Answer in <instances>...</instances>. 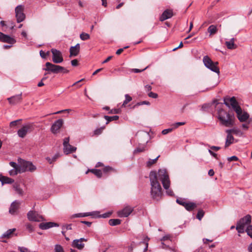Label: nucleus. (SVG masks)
Listing matches in <instances>:
<instances>
[{
    "label": "nucleus",
    "instance_id": "nucleus-1",
    "mask_svg": "<svg viewBox=\"0 0 252 252\" xmlns=\"http://www.w3.org/2000/svg\"><path fill=\"white\" fill-rule=\"evenodd\" d=\"M151 190L150 196L155 201H159L162 196L161 187L158 180V175L156 171H151L149 175Z\"/></svg>",
    "mask_w": 252,
    "mask_h": 252
},
{
    "label": "nucleus",
    "instance_id": "nucleus-2",
    "mask_svg": "<svg viewBox=\"0 0 252 252\" xmlns=\"http://www.w3.org/2000/svg\"><path fill=\"white\" fill-rule=\"evenodd\" d=\"M218 119L220 124L226 127H232L234 124V117L221 109L218 111Z\"/></svg>",
    "mask_w": 252,
    "mask_h": 252
},
{
    "label": "nucleus",
    "instance_id": "nucleus-3",
    "mask_svg": "<svg viewBox=\"0 0 252 252\" xmlns=\"http://www.w3.org/2000/svg\"><path fill=\"white\" fill-rule=\"evenodd\" d=\"M158 177L161 181L163 188L166 190L167 193L172 196L173 194V192L169 189L170 181L167 171L165 169H159L158 172Z\"/></svg>",
    "mask_w": 252,
    "mask_h": 252
},
{
    "label": "nucleus",
    "instance_id": "nucleus-4",
    "mask_svg": "<svg viewBox=\"0 0 252 252\" xmlns=\"http://www.w3.org/2000/svg\"><path fill=\"white\" fill-rule=\"evenodd\" d=\"M45 66L46 68H44L43 69L45 71H48L49 72H52L55 74H58L61 72L63 73H68L69 72V70L64 67L52 63L50 62H47L45 63Z\"/></svg>",
    "mask_w": 252,
    "mask_h": 252
},
{
    "label": "nucleus",
    "instance_id": "nucleus-5",
    "mask_svg": "<svg viewBox=\"0 0 252 252\" xmlns=\"http://www.w3.org/2000/svg\"><path fill=\"white\" fill-rule=\"evenodd\" d=\"M18 166L20 169V173L26 171L33 172L35 170V166L31 162L26 161L21 158L18 159Z\"/></svg>",
    "mask_w": 252,
    "mask_h": 252
},
{
    "label": "nucleus",
    "instance_id": "nucleus-6",
    "mask_svg": "<svg viewBox=\"0 0 252 252\" xmlns=\"http://www.w3.org/2000/svg\"><path fill=\"white\" fill-rule=\"evenodd\" d=\"M251 222V216L248 215L242 218L237 223L236 229L239 233H243L245 231L246 226Z\"/></svg>",
    "mask_w": 252,
    "mask_h": 252
},
{
    "label": "nucleus",
    "instance_id": "nucleus-7",
    "mask_svg": "<svg viewBox=\"0 0 252 252\" xmlns=\"http://www.w3.org/2000/svg\"><path fill=\"white\" fill-rule=\"evenodd\" d=\"M203 61L206 67L218 74L220 73V69L218 66V62H213L208 56L204 57Z\"/></svg>",
    "mask_w": 252,
    "mask_h": 252
},
{
    "label": "nucleus",
    "instance_id": "nucleus-8",
    "mask_svg": "<svg viewBox=\"0 0 252 252\" xmlns=\"http://www.w3.org/2000/svg\"><path fill=\"white\" fill-rule=\"evenodd\" d=\"M34 129L33 125L32 123H28L23 125V126L17 131V134L20 138H24L28 132H31Z\"/></svg>",
    "mask_w": 252,
    "mask_h": 252
},
{
    "label": "nucleus",
    "instance_id": "nucleus-9",
    "mask_svg": "<svg viewBox=\"0 0 252 252\" xmlns=\"http://www.w3.org/2000/svg\"><path fill=\"white\" fill-rule=\"evenodd\" d=\"M224 103L228 107H230L231 106L236 113L238 112L241 109V108L238 105V102L236 101L234 96L230 98H224Z\"/></svg>",
    "mask_w": 252,
    "mask_h": 252
},
{
    "label": "nucleus",
    "instance_id": "nucleus-10",
    "mask_svg": "<svg viewBox=\"0 0 252 252\" xmlns=\"http://www.w3.org/2000/svg\"><path fill=\"white\" fill-rule=\"evenodd\" d=\"M69 137H66L63 139V152L66 155L75 152L76 148L70 145L69 143Z\"/></svg>",
    "mask_w": 252,
    "mask_h": 252
},
{
    "label": "nucleus",
    "instance_id": "nucleus-11",
    "mask_svg": "<svg viewBox=\"0 0 252 252\" xmlns=\"http://www.w3.org/2000/svg\"><path fill=\"white\" fill-rule=\"evenodd\" d=\"M53 56L52 61L55 63H60L63 62V59L62 53L59 50L56 49H52L51 50Z\"/></svg>",
    "mask_w": 252,
    "mask_h": 252
},
{
    "label": "nucleus",
    "instance_id": "nucleus-12",
    "mask_svg": "<svg viewBox=\"0 0 252 252\" xmlns=\"http://www.w3.org/2000/svg\"><path fill=\"white\" fill-rule=\"evenodd\" d=\"M27 217L29 220L33 221H42L44 220L43 217L34 211H30L27 214Z\"/></svg>",
    "mask_w": 252,
    "mask_h": 252
},
{
    "label": "nucleus",
    "instance_id": "nucleus-13",
    "mask_svg": "<svg viewBox=\"0 0 252 252\" xmlns=\"http://www.w3.org/2000/svg\"><path fill=\"white\" fill-rule=\"evenodd\" d=\"M134 208L130 206H126L123 209L117 212V215L119 217H127L133 211Z\"/></svg>",
    "mask_w": 252,
    "mask_h": 252
},
{
    "label": "nucleus",
    "instance_id": "nucleus-14",
    "mask_svg": "<svg viewBox=\"0 0 252 252\" xmlns=\"http://www.w3.org/2000/svg\"><path fill=\"white\" fill-rule=\"evenodd\" d=\"M24 7L21 5L17 6L15 8L16 17L18 23H20L25 19V15L23 12Z\"/></svg>",
    "mask_w": 252,
    "mask_h": 252
},
{
    "label": "nucleus",
    "instance_id": "nucleus-15",
    "mask_svg": "<svg viewBox=\"0 0 252 252\" xmlns=\"http://www.w3.org/2000/svg\"><path fill=\"white\" fill-rule=\"evenodd\" d=\"M87 241L88 239L84 238H81L79 239H75L73 241L72 243V246L73 248L81 250L85 247V244H83V242Z\"/></svg>",
    "mask_w": 252,
    "mask_h": 252
},
{
    "label": "nucleus",
    "instance_id": "nucleus-16",
    "mask_svg": "<svg viewBox=\"0 0 252 252\" xmlns=\"http://www.w3.org/2000/svg\"><path fill=\"white\" fill-rule=\"evenodd\" d=\"M0 41L10 44H14L16 42L13 37L5 34L1 32H0Z\"/></svg>",
    "mask_w": 252,
    "mask_h": 252
},
{
    "label": "nucleus",
    "instance_id": "nucleus-17",
    "mask_svg": "<svg viewBox=\"0 0 252 252\" xmlns=\"http://www.w3.org/2000/svg\"><path fill=\"white\" fill-rule=\"evenodd\" d=\"M63 124V121L62 119H59L55 121L52 125L51 130L52 133L56 134L59 132V129L62 126Z\"/></svg>",
    "mask_w": 252,
    "mask_h": 252
},
{
    "label": "nucleus",
    "instance_id": "nucleus-18",
    "mask_svg": "<svg viewBox=\"0 0 252 252\" xmlns=\"http://www.w3.org/2000/svg\"><path fill=\"white\" fill-rule=\"evenodd\" d=\"M235 130L234 129H227L226 130V132L227 133V135L226 139L225 147L226 148L228 147L230 145L232 144L234 142V138L233 136L231 135V132H234Z\"/></svg>",
    "mask_w": 252,
    "mask_h": 252
},
{
    "label": "nucleus",
    "instance_id": "nucleus-19",
    "mask_svg": "<svg viewBox=\"0 0 252 252\" xmlns=\"http://www.w3.org/2000/svg\"><path fill=\"white\" fill-rule=\"evenodd\" d=\"M20 204L21 203L19 201L16 200L13 202L9 208V213L12 215L16 214L17 212L20 207Z\"/></svg>",
    "mask_w": 252,
    "mask_h": 252
},
{
    "label": "nucleus",
    "instance_id": "nucleus-20",
    "mask_svg": "<svg viewBox=\"0 0 252 252\" xmlns=\"http://www.w3.org/2000/svg\"><path fill=\"white\" fill-rule=\"evenodd\" d=\"M9 165L13 168L9 171V174L11 176H15L18 173H20V169L18 165L15 162L11 161L9 162Z\"/></svg>",
    "mask_w": 252,
    "mask_h": 252
},
{
    "label": "nucleus",
    "instance_id": "nucleus-21",
    "mask_svg": "<svg viewBox=\"0 0 252 252\" xmlns=\"http://www.w3.org/2000/svg\"><path fill=\"white\" fill-rule=\"evenodd\" d=\"M173 16V12L172 9H167L163 11L159 17L160 21H164L166 19L171 18Z\"/></svg>",
    "mask_w": 252,
    "mask_h": 252
},
{
    "label": "nucleus",
    "instance_id": "nucleus-22",
    "mask_svg": "<svg viewBox=\"0 0 252 252\" xmlns=\"http://www.w3.org/2000/svg\"><path fill=\"white\" fill-rule=\"evenodd\" d=\"M236 114L238 120L241 122H246L250 117L249 114L246 112H243L242 109L238 112H236Z\"/></svg>",
    "mask_w": 252,
    "mask_h": 252
},
{
    "label": "nucleus",
    "instance_id": "nucleus-23",
    "mask_svg": "<svg viewBox=\"0 0 252 252\" xmlns=\"http://www.w3.org/2000/svg\"><path fill=\"white\" fill-rule=\"evenodd\" d=\"M22 94L11 96L7 98L9 103L11 105H15L22 100Z\"/></svg>",
    "mask_w": 252,
    "mask_h": 252
},
{
    "label": "nucleus",
    "instance_id": "nucleus-24",
    "mask_svg": "<svg viewBox=\"0 0 252 252\" xmlns=\"http://www.w3.org/2000/svg\"><path fill=\"white\" fill-rule=\"evenodd\" d=\"M80 48V44L79 43L77 44L74 46H71L69 49V52H70L69 57H71L77 56L79 53Z\"/></svg>",
    "mask_w": 252,
    "mask_h": 252
},
{
    "label": "nucleus",
    "instance_id": "nucleus-25",
    "mask_svg": "<svg viewBox=\"0 0 252 252\" xmlns=\"http://www.w3.org/2000/svg\"><path fill=\"white\" fill-rule=\"evenodd\" d=\"M54 226H59V224L52 222H42L39 224V227L41 229H47Z\"/></svg>",
    "mask_w": 252,
    "mask_h": 252
},
{
    "label": "nucleus",
    "instance_id": "nucleus-26",
    "mask_svg": "<svg viewBox=\"0 0 252 252\" xmlns=\"http://www.w3.org/2000/svg\"><path fill=\"white\" fill-rule=\"evenodd\" d=\"M235 39L232 38L230 41H226L225 45L228 49L232 50L237 48V46L235 44Z\"/></svg>",
    "mask_w": 252,
    "mask_h": 252
},
{
    "label": "nucleus",
    "instance_id": "nucleus-27",
    "mask_svg": "<svg viewBox=\"0 0 252 252\" xmlns=\"http://www.w3.org/2000/svg\"><path fill=\"white\" fill-rule=\"evenodd\" d=\"M218 31V29L217 27L215 25H212L210 26L207 29V31L209 33L210 36H212L217 33Z\"/></svg>",
    "mask_w": 252,
    "mask_h": 252
},
{
    "label": "nucleus",
    "instance_id": "nucleus-28",
    "mask_svg": "<svg viewBox=\"0 0 252 252\" xmlns=\"http://www.w3.org/2000/svg\"><path fill=\"white\" fill-rule=\"evenodd\" d=\"M13 187L15 190V191L17 193L19 194L21 196L23 195L24 194V191L20 187V185L18 184L17 183H15L13 185Z\"/></svg>",
    "mask_w": 252,
    "mask_h": 252
},
{
    "label": "nucleus",
    "instance_id": "nucleus-29",
    "mask_svg": "<svg viewBox=\"0 0 252 252\" xmlns=\"http://www.w3.org/2000/svg\"><path fill=\"white\" fill-rule=\"evenodd\" d=\"M15 228L10 229L6 231L5 233H4L2 234L1 237L5 238H9L12 236L13 233H14V232L15 231Z\"/></svg>",
    "mask_w": 252,
    "mask_h": 252
},
{
    "label": "nucleus",
    "instance_id": "nucleus-30",
    "mask_svg": "<svg viewBox=\"0 0 252 252\" xmlns=\"http://www.w3.org/2000/svg\"><path fill=\"white\" fill-rule=\"evenodd\" d=\"M97 214V212H93V213H79L73 215V217H84L90 216H94L95 214Z\"/></svg>",
    "mask_w": 252,
    "mask_h": 252
},
{
    "label": "nucleus",
    "instance_id": "nucleus-31",
    "mask_svg": "<svg viewBox=\"0 0 252 252\" xmlns=\"http://www.w3.org/2000/svg\"><path fill=\"white\" fill-rule=\"evenodd\" d=\"M1 183L2 185L4 184H11L14 182V180L8 177L3 176L1 177Z\"/></svg>",
    "mask_w": 252,
    "mask_h": 252
},
{
    "label": "nucleus",
    "instance_id": "nucleus-32",
    "mask_svg": "<svg viewBox=\"0 0 252 252\" xmlns=\"http://www.w3.org/2000/svg\"><path fill=\"white\" fill-rule=\"evenodd\" d=\"M196 207L197 205L195 203L191 202L189 201L185 208L188 211H191L193 210L194 208H195Z\"/></svg>",
    "mask_w": 252,
    "mask_h": 252
},
{
    "label": "nucleus",
    "instance_id": "nucleus-33",
    "mask_svg": "<svg viewBox=\"0 0 252 252\" xmlns=\"http://www.w3.org/2000/svg\"><path fill=\"white\" fill-rule=\"evenodd\" d=\"M146 146L145 145H139V146L134 150L133 153L136 154L140 152H143L146 150Z\"/></svg>",
    "mask_w": 252,
    "mask_h": 252
},
{
    "label": "nucleus",
    "instance_id": "nucleus-34",
    "mask_svg": "<svg viewBox=\"0 0 252 252\" xmlns=\"http://www.w3.org/2000/svg\"><path fill=\"white\" fill-rule=\"evenodd\" d=\"M119 118V116L116 115L114 116H104L105 119L107 120L106 124H108L110 122L118 120Z\"/></svg>",
    "mask_w": 252,
    "mask_h": 252
},
{
    "label": "nucleus",
    "instance_id": "nucleus-35",
    "mask_svg": "<svg viewBox=\"0 0 252 252\" xmlns=\"http://www.w3.org/2000/svg\"><path fill=\"white\" fill-rule=\"evenodd\" d=\"M176 202L179 204L184 206L185 208H186V206H187V203H188L189 201L187 200L185 198H178L177 199Z\"/></svg>",
    "mask_w": 252,
    "mask_h": 252
},
{
    "label": "nucleus",
    "instance_id": "nucleus-36",
    "mask_svg": "<svg viewBox=\"0 0 252 252\" xmlns=\"http://www.w3.org/2000/svg\"><path fill=\"white\" fill-rule=\"evenodd\" d=\"M176 202L179 204L184 206L185 208H186V206H187V203H188L189 201L187 200L185 198H178L177 199Z\"/></svg>",
    "mask_w": 252,
    "mask_h": 252
},
{
    "label": "nucleus",
    "instance_id": "nucleus-37",
    "mask_svg": "<svg viewBox=\"0 0 252 252\" xmlns=\"http://www.w3.org/2000/svg\"><path fill=\"white\" fill-rule=\"evenodd\" d=\"M121 220L119 219H110L109 220V224L111 226H115L121 223Z\"/></svg>",
    "mask_w": 252,
    "mask_h": 252
},
{
    "label": "nucleus",
    "instance_id": "nucleus-38",
    "mask_svg": "<svg viewBox=\"0 0 252 252\" xmlns=\"http://www.w3.org/2000/svg\"><path fill=\"white\" fill-rule=\"evenodd\" d=\"M89 171L92 172L98 178H100L102 176V171L100 170L93 169Z\"/></svg>",
    "mask_w": 252,
    "mask_h": 252
},
{
    "label": "nucleus",
    "instance_id": "nucleus-39",
    "mask_svg": "<svg viewBox=\"0 0 252 252\" xmlns=\"http://www.w3.org/2000/svg\"><path fill=\"white\" fill-rule=\"evenodd\" d=\"M132 100V97L128 94L125 95V100L122 104V107H125L126 105Z\"/></svg>",
    "mask_w": 252,
    "mask_h": 252
},
{
    "label": "nucleus",
    "instance_id": "nucleus-40",
    "mask_svg": "<svg viewBox=\"0 0 252 252\" xmlns=\"http://www.w3.org/2000/svg\"><path fill=\"white\" fill-rule=\"evenodd\" d=\"M159 157V156H158L155 159H150L149 160V161L147 162V166L148 167H150L154 164L156 163Z\"/></svg>",
    "mask_w": 252,
    "mask_h": 252
},
{
    "label": "nucleus",
    "instance_id": "nucleus-41",
    "mask_svg": "<svg viewBox=\"0 0 252 252\" xmlns=\"http://www.w3.org/2000/svg\"><path fill=\"white\" fill-rule=\"evenodd\" d=\"M54 251L55 252H64L63 247L61 245L58 244H57L55 246Z\"/></svg>",
    "mask_w": 252,
    "mask_h": 252
},
{
    "label": "nucleus",
    "instance_id": "nucleus-42",
    "mask_svg": "<svg viewBox=\"0 0 252 252\" xmlns=\"http://www.w3.org/2000/svg\"><path fill=\"white\" fill-rule=\"evenodd\" d=\"M204 213H205L203 210H198L197 215H196L197 219H198L199 220H201L204 215Z\"/></svg>",
    "mask_w": 252,
    "mask_h": 252
},
{
    "label": "nucleus",
    "instance_id": "nucleus-43",
    "mask_svg": "<svg viewBox=\"0 0 252 252\" xmlns=\"http://www.w3.org/2000/svg\"><path fill=\"white\" fill-rule=\"evenodd\" d=\"M80 37L82 40H86L87 39H89L90 36L89 34L83 32L80 34Z\"/></svg>",
    "mask_w": 252,
    "mask_h": 252
},
{
    "label": "nucleus",
    "instance_id": "nucleus-44",
    "mask_svg": "<svg viewBox=\"0 0 252 252\" xmlns=\"http://www.w3.org/2000/svg\"><path fill=\"white\" fill-rule=\"evenodd\" d=\"M186 124L185 122H177L172 125L171 126L174 129L178 128L179 126H183Z\"/></svg>",
    "mask_w": 252,
    "mask_h": 252
},
{
    "label": "nucleus",
    "instance_id": "nucleus-45",
    "mask_svg": "<svg viewBox=\"0 0 252 252\" xmlns=\"http://www.w3.org/2000/svg\"><path fill=\"white\" fill-rule=\"evenodd\" d=\"M246 232H247V234L251 238H252V225H249L247 227Z\"/></svg>",
    "mask_w": 252,
    "mask_h": 252
},
{
    "label": "nucleus",
    "instance_id": "nucleus-46",
    "mask_svg": "<svg viewBox=\"0 0 252 252\" xmlns=\"http://www.w3.org/2000/svg\"><path fill=\"white\" fill-rule=\"evenodd\" d=\"M104 128H105V127L103 126V127H101L96 129L94 131V134L95 135H98L100 134L102 132Z\"/></svg>",
    "mask_w": 252,
    "mask_h": 252
},
{
    "label": "nucleus",
    "instance_id": "nucleus-47",
    "mask_svg": "<svg viewBox=\"0 0 252 252\" xmlns=\"http://www.w3.org/2000/svg\"><path fill=\"white\" fill-rule=\"evenodd\" d=\"M22 121V119L17 120L14 121H12L10 123L9 126L13 127L16 126L19 122Z\"/></svg>",
    "mask_w": 252,
    "mask_h": 252
},
{
    "label": "nucleus",
    "instance_id": "nucleus-48",
    "mask_svg": "<svg viewBox=\"0 0 252 252\" xmlns=\"http://www.w3.org/2000/svg\"><path fill=\"white\" fill-rule=\"evenodd\" d=\"M173 130H174V129H173V128L172 126L171 128H167V129H163L161 133H162V134L165 135V134H167V133H168L169 132H171Z\"/></svg>",
    "mask_w": 252,
    "mask_h": 252
},
{
    "label": "nucleus",
    "instance_id": "nucleus-49",
    "mask_svg": "<svg viewBox=\"0 0 252 252\" xmlns=\"http://www.w3.org/2000/svg\"><path fill=\"white\" fill-rule=\"evenodd\" d=\"M148 67V66H147L143 69L133 68V69H132L131 71L134 73H139V72H142L143 71L146 70Z\"/></svg>",
    "mask_w": 252,
    "mask_h": 252
},
{
    "label": "nucleus",
    "instance_id": "nucleus-50",
    "mask_svg": "<svg viewBox=\"0 0 252 252\" xmlns=\"http://www.w3.org/2000/svg\"><path fill=\"white\" fill-rule=\"evenodd\" d=\"M113 170V168L110 166H106L103 169V171L104 173H107Z\"/></svg>",
    "mask_w": 252,
    "mask_h": 252
},
{
    "label": "nucleus",
    "instance_id": "nucleus-51",
    "mask_svg": "<svg viewBox=\"0 0 252 252\" xmlns=\"http://www.w3.org/2000/svg\"><path fill=\"white\" fill-rule=\"evenodd\" d=\"M148 96L150 97L156 98L158 97V95L157 94L151 92L148 94Z\"/></svg>",
    "mask_w": 252,
    "mask_h": 252
},
{
    "label": "nucleus",
    "instance_id": "nucleus-52",
    "mask_svg": "<svg viewBox=\"0 0 252 252\" xmlns=\"http://www.w3.org/2000/svg\"><path fill=\"white\" fill-rule=\"evenodd\" d=\"M18 250L21 252H29L30 251V250L28 248L24 247H19Z\"/></svg>",
    "mask_w": 252,
    "mask_h": 252
},
{
    "label": "nucleus",
    "instance_id": "nucleus-53",
    "mask_svg": "<svg viewBox=\"0 0 252 252\" xmlns=\"http://www.w3.org/2000/svg\"><path fill=\"white\" fill-rule=\"evenodd\" d=\"M120 112L119 109H113L109 112V114H118Z\"/></svg>",
    "mask_w": 252,
    "mask_h": 252
},
{
    "label": "nucleus",
    "instance_id": "nucleus-54",
    "mask_svg": "<svg viewBox=\"0 0 252 252\" xmlns=\"http://www.w3.org/2000/svg\"><path fill=\"white\" fill-rule=\"evenodd\" d=\"M228 160L229 161H231L233 160L237 161V160H238V158L236 156H233L228 158Z\"/></svg>",
    "mask_w": 252,
    "mask_h": 252
},
{
    "label": "nucleus",
    "instance_id": "nucleus-55",
    "mask_svg": "<svg viewBox=\"0 0 252 252\" xmlns=\"http://www.w3.org/2000/svg\"><path fill=\"white\" fill-rule=\"evenodd\" d=\"M110 215H111V213H105V214H103L102 215L98 216L97 217H99V218L102 217V218H108V217H110Z\"/></svg>",
    "mask_w": 252,
    "mask_h": 252
},
{
    "label": "nucleus",
    "instance_id": "nucleus-56",
    "mask_svg": "<svg viewBox=\"0 0 252 252\" xmlns=\"http://www.w3.org/2000/svg\"><path fill=\"white\" fill-rule=\"evenodd\" d=\"M71 65L74 66H77L78 64V62L77 60L75 59L73 60H72L71 62Z\"/></svg>",
    "mask_w": 252,
    "mask_h": 252
},
{
    "label": "nucleus",
    "instance_id": "nucleus-57",
    "mask_svg": "<svg viewBox=\"0 0 252 252\" xmlns=\"http://www.w3.org/2000/svg\"><path fill=\"white\" fill-rule=\"evenodd\" d=\"M0 24L1 26H3V27L5 26L6 25H14L13 23H11L10 24L9 23H8V24H6L5 21H1L0 22Z\"/></svg>",
    "mask_w": 252,
    "mask_h": 252
},
{
    "label": "nucleus",
    "instance_id": "nucleus-58",
    "mask_svg": "<svg viewBox=\"0 0 252 252\" xmlns=\"http://www.w3.org/2000/svg\"><path fill=\"white\" fill-rule=\"evenodd\" d=\"M71 109H65V110H61V111H58L57 112H55L54 113V114H60V113H62L63 112H65V111H66L67 112H69L70 111H71Z\"/></svg>",
    "mask_w": 252,
    "mask_h": 252
},
{
    "label": "nucleus",
    "instance_id": "nucleus-59",
    "mask_svg": "<svg viewBox=\"0 0 252 252\" xmlns=\"http://www.w3.org/2000/svg\"><path fill=\"white\" fill-rule=\"evenodd\" d=\"M40 55L41 57L43 59H45L46 58L45 53L43 52L42 50H41L39 52Z\"/></svg>",
    "mask_w": 252,
    "mask_h": 252
},
{
    "label": "nucleus",
    "instance_id": "nucleus-60",
    "mask_svg": "<svg viewBox=\"0 0 252 252\" xmlns=\"http://www.w3.org/2000/svg\"><path fill=\"white\" fill-rule=\"evenodd\" d=\"M63 228L66 229V230H71L72 229L71 228V224H69L63 225Z\"/></svg>",
    "mask_w": 252,
    "mask_h": 252
},
{
    "label": "nucleus",
    "instance_id": "nucleus-61",
    "mask_svg": "<svg viewBox=\"0 0 252 252\" xmlns=\"http://www.w3.org/2000/svg\"><path fill=\"white\" fill-rule=\"evenodd\" d=\"M209 153L212 156H213L215 158H216V159H218V157H217V155L214 153L213 152H212L211 150H209Z\"/></svg>",
    "mask_w": 252,
    "mask_h": 252
},
{
    "label": "nucleus",
    "instance_id": "nucleus-62",
    "mask_svg": "<svg viewBox=\"0 0 252 252\" xmlns=\"http://www.w3.org/2000/svg\"><path fill=\"white\" fill-rule=\"evenodd\" d=\"M26 227L30 231H32L33 230L32 226L30 224H26Z\"/></svg>",
    "mask_w": 252,
    "mask_h": 252
},
{
    "label": "nucleus",
    "instance_id": "nucleus-63",
    "mask_svg": "<svg viewBox=\"0 0 252 252\" xmlns=\"http://www.w3.org/2000/svg\"><path fill=\"white\" fill-rule=\"evenodd\" d=\"M242 126L244 129L247 130L249 128V124H243Z\"/></svg>",
    "mask_w": 252,
    "mask_h": 252
},
{
    "label": "nucleus",
    "instance_id": "nucleus-64",
    "mask_svg": "<svg viewBox=\"0 0 252 252\" xmlns=\"http://www.w3.org/2000/svg\"><path fill=\"white\" fill-rule=\"evenodd\" d=\"M124 51V48H120L116 51V54L118 55H120Z\"/></svg>",
    "mask_w": 252,
    "mask_h": 252
}]
</instances>
